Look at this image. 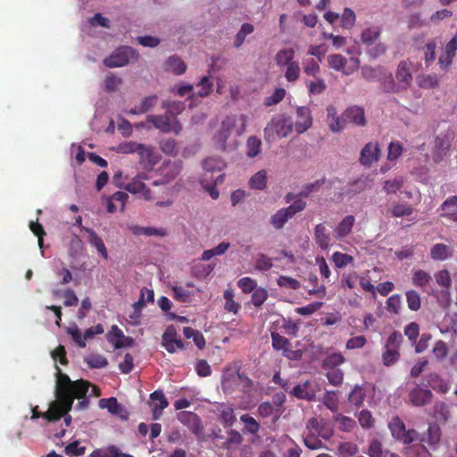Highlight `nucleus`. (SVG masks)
I'll return each mask as SVG.
<instances>
[{
	"label": "nucleus",
	"mask_w": 457,
	"mask_h": 457,
	"mask_svg": "<svg viewBox=\"0 0 457 457\" xmlns=\"http://www.w3.org/2000/svg\"><path fill=\"white\" fill-rule=\"evenodd\" d=\"M345 361V357L339 353H334L328 355L322 362V366L325 370L337 369L339 365L344 363Z\"/></svg>",
	"instance_id": "nucleus-47"
},
{
	"label": "nucleus",
	"mask_w": 457,
	"mask_h": 457,
	"mask_svg": "<svg viewBox=\"0 0 457 457\" xmlns=\"http://www.w3.org/2000/svg\"><path fill=\"white\" fill-rule=\"evenodd\" d=\"M400 358L399 349L384 348L382 353V361L385 366H391L396 362Z\"/></svg>",
	"instance_id": "nucleus-52"
},
{
	"label": "nucleus",
	"mask_w": 457,
	"mask_h": 457,
	"mask_svg": "<svg viewBox=\"0 0 457 457\" xmlns=\"http://www.w3.org/2000/svg\"><path fill=\"white\" fill-rule=\"evenodd\" d=\"M137 53L130 46H120L114 50L110 56L104 60L108 68H117L127 65L130 60H137Z\"/></svg>",
	"instance_id": "nucleus-5"
},
{
	"label": "nucleus",
	"mask_w": 457,
	"mask_h": 457,
	"mask_svg": "<svg viewBox=\"0 0 457 457\" xmlns=\"http://www.w3.org/2000/svg\"><path fill=\"white\" fill-rule=\"evenodd\" d=\"M453 249L449 245L437 243L430 249V257L435 261H445L453 256Z\"/></svg>",
	"instance_id": "nucleus-28"
},
{
	"label": "nucleus",
	"mask_w": 457,
	"mask_h": 457,
	"mask_svg": "<svg viewBox=\"0 0 457 457\" xmlns=\"http://www.w3.org/2000/svg\"><path fill=\"white\" fill-rule=\"evenodd\" d=\"M382 33L380 26L373 25L365 29L361 34V40L366 46H371L379 38Z\"/></svg>",
	"instance_id": "nucleus-32"
},
{
	"label": "nucleus",
	"mask_w": 457,
	"mask_h": 457,
	"mask_svg": "<svg viewBox=\"0 0 457 457\" xmlns=\"http://www.w3.org/2000/svg\"><path fill=\"white\" fill-rule=\"evenodd\" d=\"M439 216L455 223L457 220V195L447 197L440 205Z\"/></svg>",
	"instance_id": "nucleus-22"
},
{
	"label": "nucleus",
	"mask_w": 457,
	"mask_h": 457,
	"mask_svg": "<svg viewBox=\"0 0 457 457\" xmlns=\"http://www.w3.org/2000/svg\"><path fill=\"white\" fill-rule=\"evenodd\" d=\"M432 417L438 422H447L451 417L449 406L445 402H436L432 408Z\"/></svg>",
	"instance_id": "nucleus-29"
},
{
	"label": "nucleus",
	"mask_w": 457,
	"mask_h": 457,
	"mask_svg": "<svg viewBox=\"0 0 457 457\" xmlns=\"http://www.w3.org/2000/svg\"><path fill=\"white\" fill-rule=\"evenodd\" d=\"M323 403L331 411L338 410V398L336 391H327L323 397Z\"/></svg>",
	"instance_id": "nucleus-56"
},
{
	"label": "nucleus",
	"mask_w": 457,
	"mask_h": 457,
	"mask_svg": "<svg viewBox=\"0 0 457 457\" xmlns=\"http://www.w3.org/2000/svg\"><path fill=\"white\" fill-rule=\"evenodd\" d=\"M162 108L165 109L168 113L176 118L185 110V104L180 101H164L162 104Z\"/></svg>",
	"instance_id": "nucleus-48"
},
{
	"label": "nucleus",
	"mask_w": 457,
	"mask_h": 457,
	"mask_svg": "<svg viewBox=\"0 0 457 457\" xmlns=\"http://www.w3.org/2000/svg\"><path fill=\"white\" fill-rule=\"evenodd\" d=\"M268 298V291L263 287L255 288L252 294V303L254 306L260 307Z\"/></svg>",
	"instance_id": "nucleus-61"
},
{
	"label": "nucleus",
	"mask_w": 457,
	"mask_h": 457,
	"mask_svg": "<svg viewBox=\"0 0 457 457\" xmlns=\"http://www.w3.org/2000/svg\"><path fill=\"white\" fill-rule=\"evenodd\" d=\"M344 119L346 123H353L356 126H365L366 118L364 109L358 105H353L347 108L344 112Z\"/></svg>",
	"instance_id": "nucleus-23"
},
{
	"label": "nucleus",
	"mask_w": 457,
	"mask_h": 457,
	"mask_svg": "<svg viewBox=\"0 0 457 457\" xmlns=\"http://www.w3.org/2000/svg\"><path fill=\"white\" fill-rule=\"evenodd\" d=\"M240 420L244 424L242 431L245 435H256L260 430L259 422L251 415L245 413L240 416Z\"/></svg>",
	"instance_id": "nucleus-34"
},
{
	"label": "nucleus",
	"mask_w": 457,
	"mask_h": 457,
	"mask_svg": "<svg viewBox=\"0 0 457 457\" xmlns=\"http://www.w3.org/2000/svg\"><path fill=\"white\" fill-rule=\"evenodd\" d=\"M130 231L135 236L145 235L146 237L151 236H158V237H165L167 236V230L163 228H152V227H141L138 225H132L129 227Z\"/></svg>",
	"instance_id": "nucleus-31"
},
{
	"label": "nucleus",
	"mask_w": 457,
	"mask_h": 457,
	"mask_svg": "<svg viewBox=\"0 0 457 457\" xmlns=\"http://www.w3.org/2000/svg\"><path fill=\"white\" fill-rule=\"evenodd\" d=\"M328 62L331 69L341 71L345 75L353 74L360 67V60L357 57H351L347 60L340 54L328 55Z\"/></svg>",
	"instance_id": "nucleus-6"
},
{
	"label": "nucleus",
	"mask_w": 457,
	"mask_h": 457,
	"mask_svg": "<svg viewBox=\"0 0 457 457\" xmlns=\"http://www.w3.org/2000/svg\"><path fill=\"white\" fill-rule=\"evenodd\" d=\"M291 218H293V216L289 211L287 208H281L270 217V224L276 229H280Z\"/></svg>",
	"instance_id": "nucleus-35"
},
{
	"label": "nucleus",
	"mask_w": 457,
	"mask_h": 457,
	"mask_svg": "<svg viewBox=\"0 0 457 457\" xmlns=\"http://www.w3.org/2000/svg\"><path fill=\"white\" fill-rule=\"evenodd\" d=\"M250 187L253 189L263 190L267 186V172L264 170L256 172L249 181Z\"/></svg>",
	"instance_id": "nucleus-46"
},
{
	"label": "nucleus",
	"mask_w": 457,
	"mask_h": 457,
	"mask_svg": "<svg viewBox=\"0 0 457 457\" xmlns=\"http://www.w3.org/2000/svg\"><path fill=\"white\" fill-rule=\"evenodd\" d=\"M146 179L145 174H139L135 177L130 182H129L124 188L130 192L131 194L142 193L143 197L145 200L152 199V192L149 188H147L143 182V180Z\"/></svg>",
	"instance_id": "nucleus-21"
},
{
	"label": "nucleus",
	"mask_w": 457,
	"mask_h": 457,
	"mask_svg": "<svg viewBox=\"0 0 457 457\" xmlns=\"http://www.w3.org/2000/svg\"><path fill=\"white\" fill-rule=\"evenodd\" d=\"M87 231L88 232V243L96 247L101 256L106 260L108 252L103 239L93 229H87Z\"/></svg>",
	"instance_id": "nucleus-37"
},
{
	"label": "nucleus",
	"mask_w": 457,
	"mask_h": 457,
	"mask_svg": "<svg viewBox=\"0 0 457 457\" xmlns=\"http://www.w3.org/2000/svg\"><path fill=\"white\" fill-rule=\"evenodd\" d=\"M327 378L332 386H340L344 380V372L341 369H328L326 373Z\"/></svg>",
	"instance_id": "nucleus-53"
},
{
	"label": "nucleus",
	"mask_w": 457,
	"mask_h": 457,
	"mask_svg": "<svg viewBox=\"0 0 457 457\" xmlns=\"http://www.w3.org/2000/svg\"><path fill=\"white\" fill-rule=\"evenodd\" d=\"M306 428L312 433L318 434V436L322 438L328 440L330 438V434H322V420H318L317 418H312L308 420Z\"/></svg>",
	"instance_id": "nucleus-50"
},
{
	"label": "nucleus",
	"mask_w": 457,
	"mask_h": 457,
	"mask_svg": "<svg viewBox=\"0 0 457 457\" xmlns=\"http://www.w3.org/2000/svg\"><path fill=\"white\" fill-rule=\"evenodd\" d=\"M235 127V118L227 117L222 122L220 129L213 137L214 144L217 148L225 151L227 148V140L228 139Z\"/></svg>",
	"instance_id": "nucleus-12"
},
{
	"label": "nucleus",
	"mask_w": 457,
	"mask_h": 457,
	"mask_svg": "<svg viewBox=\"0 0 457 457\" xmlns=\"http://www.w3.org/2000/svg\"><path fill=\"white\" fill-rule=\"evenodd\" d=\"M178 420L186 426L198 440L204 438V426L201 418L195 412L182 411L177 414Z\"/></svg>",
	"instance_id": "nucleus-7"
},
{
	"label": "nucleus",
	"mask_w": 457,
	"mask_h": 457,
	"mask_svg": "<svg viewBox=\"0 0 457 457\" xmlns=\"http://www.w3.org/2000/svg\"><path fill=\"white\" fill-rule=\"evenodd\" d=\"M378 81L380 83L381 88L384 92L386 93H400L402 92L397 82L395 81L393 74L386 71V69H382L380 76L378 78Z\"/></svg>",
	"instance_id": "nucleus-24"
},
{
	"label": "nucleus",
	"mask_w": 457,
	"mask_h": 457,
	"mask_svg": "<svg viewBox=\"0 0 457 457\" xmlns=\"http://www.w3.org/2000/svg\"><path fill=\"white\" fill-rule=\"evenodd\" d=\"M383 453L382 443L378 439H373L369 445L367 454L370 457H382Z\"/></svg>",
	"instance_id": "nucleus-64"
},
{
	"label": "nucleus",
	"mask_w": 457,
	"mask_h": 457,
	"mask_svg": "<svg viewBox=\"0 0 457 457\" xmlns=\"http://www.w3.org/2000/svg\"><path fill=\"white\" fill-rule=\"evenodd\" d=\"M418 84L422 88L430 89L437 87L439 81L436 74H428L418 77Z\"/></svg>",
	"instance_id": "nucleus-51"
},
{
	"label": "nucleus",
	"mask_w": 457,
	"mask_h": 457,
	"mask_svg": "<svg viewBox=\"0 0 457 457\" xmlns=\"http://www.w3.org/2000/svg\"><path fill=\"white\" fill-rule=\"evenodd\" d=\"M387 428L392 437L404 445H410L419 438V432L414 428H407L403 420L398 415L392 417Z\"/></svg>",
	"instance_id": "nucleus-2"
},
{
	"label": "nucleus",
	"mask_w": 457,
	"mask_h": 457,
	"mask_svg": "<svg viewBox=\"0 0 457 457\" xmlns=\"http://www.w3.org/2000/svg\"><path fill=\"white\" fill-rule=\"evenodd\" d=\"M355 223L353 215L345 216L335 228L334 233L337 239H343L352 232L353 227Z\"/></svg>",
	"instance_id": "nucleus-26"
},
{
	"label": "nucleus",
	"mask_w": 457,
	"mask_h": 457,
	"mask_svg": "<svg viewBox=\"0 0 457 457\" xmlns=\"http://www.w3.org/2000/svg\"><path fill=\"white\" fill-rule=\"evenodd\" d=\"M317 387L315 383L306 380L295 386L290 394L298 399L313 401L315 400Z\"/></svg>",
	"instance_id": "nucleus-15"
},
{
	"label": "nucleus",
	"mask_w": 457,
	"mask_h": 457,
	"mask_svg": "<svg viewBox=\"0 0 457 457\" xmlns=\"http://www.w3.org/2000/svg\"><path fill=\"white\" fill-rule=\"evenodd\" d=\"M162 346L170 353H174L177 350H184L186 348L183 341L179 338L178 333L174 326H169L162 336Z\"/></svg>",
	"instance_id": "nucleus-11"
},
{
	"label": "nucleus",
	"mask_w": 457,
	"mask_h": 457,
	"mask_svg": "<svg viewBox=\"0 0 457 457\" xmlns=\"http://www.w3.org/2000/svg\"><path fill=\"white\" fill-rule=\"evenodd\" d=\"M262 140L256 136H251L246 140V156L248 158L256 157L262 151Z\"/></svg>",
	"instance_id": "nucleus-39"
},
{
	"label": "nucleus",
	"mask_w": 457,
	"mask_h": 457,
	"mask_svg": "<svg viewBox=\"0 0 457 457\" xmlns=\"http://www.w3.org/2000/svg\"><path fill=\"white\" fill-rule=\"evenodd\" d=\"M403 180L402 178H395L394 179L386 180L383 189L386 194H395L403 187Z\"/></svg>",
	"instance_id": "nucleus-62"
},
{
	"label": "nucleus",
	"mask_w": 457,
	"mask_h": 457,
	"mask_svg": "<svg viewBox=\"0 0 457 457\" xmlns=\"http://www.w3.org/2000/svg\"><path fill=\"white\" fill-rule=\"evenodd\" d=\"M287 67L285 78L288 82H295L300 77V65L297 62H290Z\"/></svg>",
	"instance_id": "nucleus-54"
},
{
	"label": "nucleus",
	"mask_w": 457,
	"mask_h": 457,
	"mask_svg": "<svg viewBox=\"0 0 457 457\" xmlns=\"http://www.w3.org/2000/svg\"><path fill=\"white\" fill-rule=\"evenodd\" d=\"M338 422V428L343 432H351L356 426V422L353 419L338 414L336 418Z\"/></svg>",
	"instance_id": "nucleus-55"
},
{
	"label": "nucleus",
	"mask_w": 457,
	"mask_h": 457,
	"mask_svg": "<svg viewBox=\"0 0 457 457\" xmlns=\"http://www.w3.org/2000/svg\"><path fill=\"white\" fill-rule=\"evenodd\" d=\"M355 21L354 12L348 7L345 8L341 17V26L345 29H351L354 25Z\"/></svg>",
	"instance_id": "nucleus-60"
},
{
	"label": "nucleus",
	"mask_w": 457,
	"mask_h": 457,
	"mask_svg": "<svg viewBox=\"0 0 457 457\" xmlns=\"http://www.w3.org/2000/svg\"><path fill=\"white\" fill-rule=\"evenodd\" d=\"M84 361L90 369H103L108 365L107 359L99 353H90L84 358Z\"/></svg>",
	"instance_id": "nucleus-41"
},
{
	"label": "nucleus",
	"mask_w": 457,
	"mask_h": 457,
	"mask_svg": "<svg viewBox=\"0 0 457 457\" xmlns=\"http://www.w3.org/2000/svg\"><path fill=\"white\" fill-rule=\"evenodd\" d=\"M365 397H366V393H365L364 388L360 386H355L353 387V389L351 391V393L349 394L348 401L352 404L359 407L363 403Z\"/></svg>",
	"instance_id": "nucleus-49"
},
{
	"label": "nucleus",
	"mask_w": 457,
	"mask_h": 457,
	"mask_svg": "<svg viewBox=\"0 0 457 457\" xmlns=\"http://www.w3.org/2000/svg\"><path fill=\"white\" fill-rule=\"evenodd\" d=\"M187 66L185 62L178 56L169 57L165 62V70L176 75H181L186 71Z\"/></svg>",
	"instance_id": "nucleus-36"
},
{
	"label": "nucleus",
	"mask_w": 457,
	"mask_h": 457,
	"mask_svg": "<svg viewBox=\"0 0 457 457\" xmlns=\"http://www.w3.org/2000/svg\"><path fill=\"white\" fill-rule=\"evenodd\" d=\"M432 391L420 384H416L408 394V402L413 407L427 406L432 402Z\"/></svg>",
	"instance_id": "nucleus-9"
},
{
	"label": "nucleus",
	"mask_w": 457,
	"mask_h": 457,
	"mask_svg": "<svg viewBox=\"0 0 457 457\" xmlns=\"http://www.w3.org/2000/svg\"><path fill=\"white\" fill-rule=\"evenodd\" d=\"M402 305V296L399 294L392 295L386 301V309L391 314H399Z\"/></svg>",
	"instance_id": "nucleus-44"
},
{
	"label": "nucleus",
	"mask_w": 457,
	"mask_h": 457,
	"mask_svg": "<svg viewBox=\"0 0 457 457\" xmlns=\"http://www.w3.org/2000/svg\"><path fill=\"white\" fill-rule=\"evenodd\" d=\"M454 134L452 131L441 132L436 136L432 147V159L434 162H441L450 153Z\"/></svg>",
	"instance_id": "nucleus-4"
},
{
	"label": "nucleus",
	"mask_w": 457,
	"mask_h": 457,
	"mask_svg": "<svg viewBox=\"0 0 457 457\" xmlns=\"http://www.w3.org/2000/svg\"><path fill=\"white\" fill-rule=\"evenodd\" d=\"M428 384L433 390L441 394H446L451 388V385L436 373L428 374Z\"/></svg>",
	"instance_id": "nucleus-30"
},
{
	"label": "nucleus",
	"mask_w": 457,
	"mask_h": 457,
	"mask_svg": "<svg viewBox=\"0 0 457 457\" xmlns=\"http://www.w3.org/2000/svg\"><path fill=\"white\" fill-rule=\"evenodd\" d=\"M405 297L408 308L412 312H417L421 307V298L420 294L413 289L405 292Z\"/></svg>",
	"instance_id": "nucleus-45"
},
{
	"label": "nucleus",
	"mask_w": 457,
	"mask_h": 457,
	"mask_svg": "<svg viewBox=\"0 0 457 457\" xmlns=\"http://www.w3.org/2000/svg\"><path fill=\"white\" fill-rule=\"evenodd\" d=\"M327 123L329 129L334 133L342 131L346 126V120L344 119V112L337 115V108L333 105L327 107Z\"/></svg>",
	"instance_id": "nucleus-20"
},
{
	"label": "nucleus",
	"mask_w": 457,
	"mask_h": 457,
	"mask_svg": "<svg viewBox=\"0 0 457 457\" xmlns=\"http://www.w3.org/2000/svg\"><path fill=\"white\" fill-rule=\"evenodd\" d=\"M431 281L432 277L428 271L421 269L413 271L411 282L415 287L422 288L423 291H426V287Z\"/></svg>",
	"instance_id": "nucleus-33"
},
{
	"label": "nucleus",
	"mask_w": 457,
	"mask_h": 457,
	"mask_svg": "<svg viewBox=\"0 0 457 457\" xmlns=\"http://www.w3.org/2000/svg\"><path fill=\"white\" fill-rule=\"evenodd\" d=\"M146 120L153 124L155 129L164 133L172 131L178 135L182 130V126L177 118H174L171 121L167 115L152 114L146 117Z\"/></svg>",
	"instance_id": "nucleus-8"
},
{
	"label": "nucleus",
	"mask_w": 457,
	"mask_h": 457,
	"mask_svg": "<svg viewBox=\"0 0 457 457\" xmlns=\"http://www.w3.org/2000/svg\"><path fill=\"white\" fill-rule=\"evenodd\" d=\"M332 260L335 265L340 269L346 267L353 262V258L351 255L340 252H336L332 255Z\"/></svg>",
	"instance_id": "nucleus-59"
},
{
	"label": "nucleus",
	"mask_w": 457,
	"mask_h": 457,
	"mask_svg": "<svg viewBox=\"0 0 457 457\" xmlns=\"http://www.w3.org/2000/svg\"><path fill=\"white\" fill-rule=\"evenodd\" d=\"M313 119L308 106H299L296 109L295 129L298 134H303L312 126Z\"/></svg>",
	"instance_id": "nucleus-14"
},
{
	"label": "nucleus",
	"mask_w": 457,
	"mask_h": 457,
	"mask_svg": "<svg viewBox=\"0 0 457 457\" xmlns=\"http://www.w3.org/2000/svg\"><path fill=\"white\" fill-rule=\"evenodd\" d=\"M253 26L250 23H244L240 30L237 32L235 39V47L238 48L241 46V45L244 43L245 38L247 35L253 32Z\"/></svg>",
	"instance_id": "nucleus-57"
},
{
	"label": "nucleus",
	"mask_w": 457,
	"mask_h": 457,
	"mask_svg": "<svg viewBox=\"0 0 457 457\" xmlns=\"http://www.w3.org/2000/svg\"><path fill=\"white\" fill-rule=\"evenodd\" d=\"M203 166L206 172L212 173L221 171L225 168L226 163L220 157H209L204 161Z\"/></svg>",
	"instance_id": "nucleus-42"
},
{
	"label": "nucleus",
	"mask_w": 457,
	"mask_h": 457,
	"mask_svg": "<svg viewBox=\"0 0 457 457\" xmlns=\"http://www.w3.org/2000/svg\"><path fill=\"white\" fill-rule=\"evenodd\" d=\"M149 405L152 408L153 419L159 420L162 411L168 407L169 402L162 390H155L150 394Z\"/></svg>",
	"instance_id": "nucleus-17"
},
{
	"label": "nucleus",
	"mask_w": 457,
	"mask_h": 457,
	"mask_svg": "<svg viewBox=\"0 0 457 457\" xmlns=\"http://www.w3.org/2000/svg\"><path fill=\"white\" fill-rule=\"evenodd\" d=\"M442 437V430L436 422L429 423L427 431L421 436H419L418 440L420 443L427 444L431 448H436Z\"/></svg>",
	"instance_id": "nucleus-16"
},
{
	"label": "nucleus",
	"mask_w": 457,
	"mask_h": 457,
	"mask_svg": "<svg viewBox=\"0 0 457 457\" xmlns=\"http://www.w3.org/2000/svg\"><path fill=\"white\" fill-rule=\"evenodd\" d=\"M395 78L401 91H406L412 81L411 63L408 60L401 61L398 63Z\"/></svg>",
	"instance_id": "nucleus-13"
},
{
	"label": "nucleus",
	"mask_w": 457,
	"mask_h": 457,
	"mask_svg": "<svg viewBox=\"0 0 457 457\" xmlns=\"http://www.w3.org/2000/svg\"><path fill=\"white\" fill-rule=\"evenodd\" d=\"M436 283L445 288H449L452 286V278L450 272L447 270H441L435 274Z\"/></svg>",
	"instance_id": "nucleus-63"
},
{
	"label": "nucleus",
	"mask_w": 457,
	"mask_h": 457,
	"mask_svg": "<svg viewBox=\"0 0 457 457\" xmlns=\"http://www.w3.org/2000/svg\"><path fill=\"white\" fill-rule=\"evenodd\" d=\"M56 370L55 400L49 404L48 411L40 412L37 406L32 410V419L43 418L47 421H56L71 410L74 397H81L87 391L89 384L84 379L71 381L70 377L62 372L58 365Z\"/></svg>",
	"instance_id": "nucleus-1"
},
{
	"label": "nucleus",
	"mask_w": 457,
	"mask_h": 457,
	"mask_svg": "<svg viewBox=\"0 0 457 457\" xmlns=\"http://www.w3.org/2000/svg\"><path fill=\"white\" fill-rule=\"evenodd\" d=\"M136 154H137L139 157L140 164L148 165L154 162V150L151 145L140 143Z\"/></svg>",
	"instance_id": "nucleus-40"
},
{
	"label": "nucleus",
	"mask_w": 457,
	"mask_h": 457,
	"mask_svg": "<svg viewBox=\"0 0 457 457\" xmlns=\"http://www.w3.org/2000/svg\"><path fill=\"white\" fill-rule=\"evenodd\" d=\"M295 52L293 48H283L279 50L276 56V64L279 67L287 66L290 62H294Z\"/></svg>",
	"instance_id": "nucleus-38"
},
{
	"label": "nucleus",
	"mask_w": 457,
	"mask_h": 457,
	"mask_svg": "<svg viewBox=\"0 0 457 457\" xmlns=\"http://www.w3.org/2000/svg\"><path fill=\"white\" fill-rule=\"evenodd\" d=\"M243 381L247 384L251 382L250 379L244 374H241L239 370H228L222 376V389L224 393L231 394L238 388Z\"/></svg>",
	"instance_id": "nucleus-10"
},
{
	"label": "nucleus",
	"mask_w": 457,
	"mask_h": 457,
	"mask_svg": "<svg viewBox=\"0 0 457 457\" xmlns=\"http://www.w3.org/2000/svg\"><path fill=\"white\" fill-rule=\"evenodd\" d=\"M218 410V420L220 422L224 428H231L237 420L234 408L232 406L221 403Z\"/></svg>",
	"instance_id": "nucleus-25"
},
{
	"label": "nucleus",
	"mask_w": 457,
	"mask_h": 457,
	"mask_svg": "<svg viewBox=\"0 0 457 457\" xmlns=\"http://www.w3.org/2000/svg\"><path fill=\"white\" fill-rule=\"evenodd\" d=\"M358 420L362 428L369 429L374 427L375 420L371 412L362 410L358 415Z\"/></svg>",
	"instance_id": "nucleus-58"
},
{
	"label": "nucleus",
	"mask_w": 457,
	"mask_h": 457,
	"mask_svg": "<svg viewBox=\"0 0 457 457\" xmlns=\"http://www.w3.org/2000/svg\"><path fill=\"white\" fill-rule=\"evenodd\" d=\"M314 240L322 249L327 250L330 245V235L323 223H319L314 228Z\"/></svg>",
	"instance_id": "nucleus-27"
},
{
	"label": "nucleus",
	"mask_w": 457,
	"mask_h": 457,
	"mask_svg": "<svg viewBox=\"0 0 457 457\" xmlns=\"http://www.w3.org/2000/svg\"><path fill=\"white\" fill-rule=\"evenodd\" d=\"M295 124L290 116L280 114L274 117L264 129V138L268 141L278 137H286L292 133Z\"/></svg>",
	"instance_id": "nucleus-3"
},
{
	"label": "nucleus",
	"mask_w": 457,
	"mask_h": 457,
	"mask_svg": "<svg viewBox=\"0 0 457 457\" xmlns=\"http://www.w3.org/2000/svg\"><path fill=\"white\" fill-rule=\"evenodd\" d=\"M271 342H272V347L277 351H283V355L285 357L290 358V359H296L298 355L297 351H293L290 349L291 343L290 341L279 335L277 332H271Z\"/></svg>",
	"instance_id": "nucleus-18"
},
{
	"label": "nucleus",
	"mask_w": 457,
	"mask_h": 457,
	"mask_svg": "<svg viewBox=\"0 0 457 457\" xmlns=\"http://www.w3.org/2000/svg\"><path fill=\"white\" fill-rule=\"evenodd\" d=\"M380 157V148L378 143L370 142L364 145L361 152L360 162L370 167L373 162H378Z\"/></svg>",
	"instance_id": "nucleus-19"
},
{
	"label": "nucleus",
	"mask_w": 457,
	"mask_h": 457,
	"mask_svg": "<svg viewBox=\"0 0 457 457\" xmlns=\"http://www.w3.org/2000/svg\"><path fill=\"white\" fill-rule=\"evenodd\" d=\"M99 407L107 409L112 414L118 415L122 411V406L118 403L115 397L103 398L99 401Z\"/></svg>",
	"instance_id": "nucleus-43"
}]
</instances>
